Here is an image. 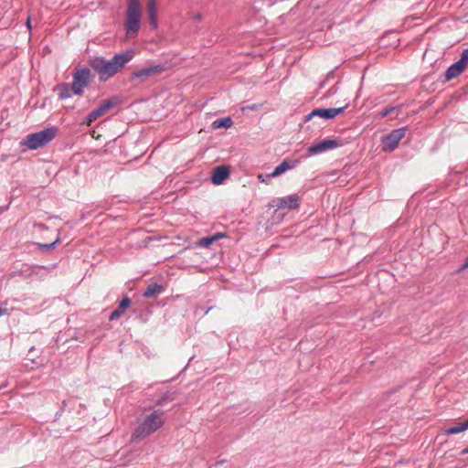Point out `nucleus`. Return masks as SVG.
<instances>
[{
  "instance_id": "a878e982",
  "label": "nucleus",
  "mask_w": 468,
  "mask_h": 468,
  "mask_svg": "<svg viewBox=\"0 0 468 468\" xmlns=\"http://www.w3.org/2000/svg\"><path fill=\"white\" fill-rule=\"evenodd\" d=\"M152 71H154V69H146V70L142 71V74H146V75H148V74H150V72H152Z\"/></svg>"
},
{
  "instance_id": "f257e3e1",
  "label": "nucleus",
  "mask_w": 468,
  "mask_h": 468,
  "mask_svg": "<svg viewBox=\"0 0 468 468\" xmlns=\"http://www.w3.org/2000/svg\"><path fill=\"white\" fill-rule=\"evenodd\" d=\"M165 422V413L164 410H155L146 414L137 427L134 429L131 436L133 442H140L151 434L160 430Z\"/></svg>"
},
{
  "instance_id": "2eb2a0df",
  "label": "nucleus",
  "mask_w": 468,
  "mask_h": 468,
  "mask_svg": "<svg viewBox=\"0 0 468 468\" xmlns=\"http://www.w3.org/2000/svg\"><path fill=\"white\" fill-rule=\"evenodd\" d=\"M54 90L60 100H65V99L71 97L72 90H71V88H69V84H67V83H62V84L57 85L55 87Z\"/></svg>"
},
{
  "instance_id": "4be33fe9",
  "label": "nucleus",
  "mask_w": 468,
  "mask_h": 468,
  "mask_svg": "<svg viewBox=\"0 0 468 468\" xmlns=\"http://www.w3.org/2000/svg\"><path fill=\"white\" fill-rule=\"evenodd\" d=\"M59 241V239H57L54 242L49 244H40L39 246L45 248L47 250L53 249L55 245Z\"/></svg>"
},
{
  "instance_id": "f3484780",
  "label": "nucleus",
  "mask_w": 468,
  "mask_h": 468,
  "mask_svg": "<svg viewBox=\"0 0 468 468\" xmlns=\"http://www.w3.org/2000/svg\"><path fill=\"white\" fill-rule=\"evenodd\" d=\"M233 124V122L231 118L227 117L219 120H216L212 122V128L213 129H219V128H229Z\"/></svg>"
},
{
  "instance_id": "6e6552de",
  "label": "nucleus",
  "mask_w": 468,
  "mask_h": 468,
  "mask_svg": "<svg viewBox=\"0 0 468 468\" xmlns=\"http://www.w3.org/2000/svg\"><path fill=\"white\" fill-rule=\"evenodd\" d=\"M300 197L297 195H291L285 197H281L274 199L272 201V207H275L277 209H294L299 206Z\"/></svg>"
},
{
  "instance_id": "aec40b11",
  "label": "nucleus",
  "mask_w": 468,
  "mask_h": 468,
  "mask_svg": "<svg viewBox=\"0 0 468 468\" xmlns=\"http://www.w3.org/2000/svg\"><path fill=\"white\" fill-rule=\"evenodd\" d=\"M220 236L215 235L209 238H203L198 241V245L201 247H208L213 241L218 239Z\"/></svg>"
},
{
  "instance_id": "4468645a",
  "label": "nucleus",
  "mask_w": 468,
  "mask_h": 468,
  "mask_svg": "<svg viewBox=\"0 0 468 468\" xmlns=\"http://www.w3.org/2000/svg\"><path fill=\"white\" fill-rule=\"evenodd\" d=\"M295 165H296V162L295 161L291 162V161H288V160H283L274 169V171L271 174L267 176V177H276V176H279L282 175L283 173H285L286 171L293 168Z\"/></svg>"
},
{
  "instance_id": "f03ea898",
  "label": "nucleus",
  "mask_w": 468,
  "mask_h": 468,
  "mask_svg": "<svg viewBox=\"0 0 468 468\" xmlns=\"http://www.w3.org/2000/svg\"><path fill=\"white\" fill-rule=\"evenodd\" d=\"M142 6L139 0H127V10L123 21L124 40L134 38L140 29Z\"/></svg>"
},
{
  "instance_id": "9b49d317",
  "label": "nucleus",
  "mask_w": 468,
  "mask_h": 468,
  "mask_svg": "<svg viewBox=\"0 0 468 468\" xmlns=\"http://www.w3.org/2000/svg\"><path fill=\"white\" fill-rule=\"evenodd\" d=\"M345 108H330V109H316L314 110L309 115L308 119H311L314 116H319L324 119H333L338 114L344 112Z\"/></svg>"
},
{
  "instance_id": "bb28decb",
  "label": "nucleus",
  "mask_w": 468,
  "mask_h": 468,
  "mask_svg": "<svg viewBox=\"0 0 468 468\" xmlns=\"http://www.w3.org/2000/svg\"><path fill=\"white\" fill-rule=\"evenodd\" d=\"M27 27L29 29L31 28V23H30V17L29 16L27 17Z\"/></svg>"
},
{
  "instance_id": "423d86ee",
  "label": "nucleus",
  "mask_w": 468,
  "mask_h": 468,
  "mask_svg": "<svg viewBox=\"0 0 468 468\" xmlns=\"http://www.w3.org/2000/svg\"><path fill=\"white\" fill-rule=\"evenodd\" d=\"M405 136V130L404 129H398L393 131L391 133H389L388 136H386L382 141V149L385 152H391L393 151L399 142Z\"/></svg>"
},
{
  "instance_id": "0eeeda50",
  "label": "nucleus",
  "mask_w": 468,
  "mask_h": 468,
  "mask_svg": "<svg viewBox=\"0 0 468 468\" xmlns=\"http://www.w3.org/2000/svg\"><path fill=\"white\" fill-rule=\"evenodd\" d=\"M467 65H468V49H465L462 54L461 59L458 62L452 65L448 69V70L446 72V79L452 80V79L457 77L465 69Z\"/></svg>"
},
{
  "instance_id": "dca6fc26",
  "label": "nucleus",
  "mask_w": 468,
  "mask_h": 468,
  "mask_svg": "<svg viewBox=\"0 0 468 468\" xmlns=\"http://www.w3.org/2000/svg\"><path fill=\"white\" fill-rule=\"evenodd\" d=\"M467 429H468V424L466 421H464L462 423H457L456 425H454L452 427L444 429L443 431L446 434H456V433L463 432V431H466Z\"/></svg>"
},
{
  "instance_id": "ddd939ff",
  "label": "nucleus",
  "mask_w": 468,
  "mask_h": 468,
  "mask_svg": "<svg viewBox=\"0 0 468 468\" xmlns=\"http://www.w3.org/2000/svg\"><path fill=\"white\" fill-rule=\"evenodd\" d=\"M229 176V172L225 166H218L214 169L211 181L214 185L222 184Z\"/></svg>"
},
{
  "instance_id": "6ab92c4d",
  "label": "nucleus",
  "mask_w": 468,
  "mask_h": 468,
  "mask_svg": "<svg viewBox=\"0 0 468 468\" xmlns=\"http://www.w3.org/2000/svg\"><path fill=\"white\" fill-rule=\"evenodd\" d=\"M162 292V287L160 285L154 284L149 286L145 292V296L151 297L154 296Z\"/></svg>"
},
{
  "instance_id": "a211bd4d",
  "label": "nucleus",
  "mask_w": 468,
  "mask_h": 468,
  "mask_svg": "<svg viewBox=\"0 0 468 468\" xmlns=\"http://www.w3.org/2000/svg\"><path fill=\"white\" fill-rule=\"evenodd\" d=\"M134 55V51L133 49H129L125 51L123 54L119 55V67L123 66L128 61H130Z\"/></svg>"
},
{
  "instance_id": "412c9836",
  "label": "nucleus",
  "mask_w": 468,
  "mask_h": 468,
  "mask_svg": "<svg viewBox=\"0 0 468 468\" xmlns=\"http://www.w3.org/2000/svg\"><path fill=\"white\" fill-rule=\"evenodd\" d=\"M130 300L128 298H124L122 299V301L121 302V303L119 304V310L120 309H125L127 308L129 305H130Z\"/></svg>"
},
{
  "instance_id": "c756f323",
  "label": "nucleus",
  "mask_w": 468,
  "mask_h": 468,
  "mask_svg": "<svg viewBox=\"0 0 468 468\" xmlns=\"http://www.w3.org/2000/svg\"><path fill=\"white\" fill-rule=\"evenodd\" d=\"M465 421H466V422H467V424H468V420H465Z\"/></svg>"
},
{
  "instance_id": "20e7f679",
  "label": "nucleus",
  "mask_w": 468,
  "mask_h": 468,
  "mask_svg": "<svg viewBox=\"0 0 468 468\" xmlns=\"http://www.w3.org/2000/svg\"><path fill=\"white\" fill-rule=\"evenodd\" d=\"M90 66L101 80H106L117 72V55H114L111 60L96 58L90 61Z\"/></svg>"
},
{
  "instance_id": "7ed1b4c3",
  "label": "nucleus",
  "mask_w": 468,
  "mask_h": 468,
  "mask_svg": "<svg viewBox=\"0 0 468 468\" xmlns=\"http://www.w3.org/2000/svg\"><path fill=\"white\" fill-rule=\"evenodd\" d=\"M58 134V128L50 127L38 133L27 135L20 144L30 150L41 148L51 142Z\"/></svg>"
},
{
  "instance_id": "5701e85b",
  "label": "nucleus",
  "mask_w": 468,
  "mask_h": 468,
  "mask_svg": "<svg viewBox=\"0 0 468 468\" xmlns=\"http://www.w3.org/2000/svg\"><path fill=\"white\" fill-rule=\"evenodd\" d=\"M257 177H258V179H259L261 183H264V184H267V183H268V181L265 179V177H264V176H263V175L259 174V175L257 176Z\"/></svg>"
},
{
  "instance_id": "393cba45",
  "label": "nucleus",
  "mask_w": 468,
  "mask_h": 468,
  "mask_svg": "<svg viewBox=\"0 0 468 468\" xmlns=\"http://www.w3.org/2000/svg\"><path fill=\"white\" fill-rule=\"evenodd\" d=\"M467 268H468V257L465 259V261L461 270H465Z\"/></svg>"
},
{
  "instance_id": "c85d7f7f",
  "label": "nucleus",
  "mask_w": 468,
  "mask_h": 468,
  "mask_svg": "<svg viewBox=\"0 0 468 468\" xmlns=\"http://www.w3.org/2000/svg\"><path fill=\"white\" fill-rule=\"evenodd\" d=\"M463 453H468V448L463 451Z\"/></svg>"
},
{
  "instance_id": "cd10ccee",
  "label": "nucleus",
  "mask_w": 468,
  "mask_h": 468,
  "mask_svg": "<svg viewBox=\"0 0 468 468\" xmlns=\"http://www.w3.org/2000/svg\"><path fill=\"white\" fill-rule=\"evenodd\" d=\"M6 314V309L0 308V316Z\"/></svg>"
},
{
  "instance_id": "f8f14e48",
  "label": "nucleus",
  "mask_w": 468,
  "mask_h": 468,
  "mask_svg": "<svg viewBox=\"0 0 468 468\" xmlns=\"http://www.w3.org/2000/svg\"><path fill=\"white\" fill-rule=\"evenodd\" d=\"M157 10V0H148L146 4V11L149 23L154 29H156L158 27Z\"/></svg>"
},
{
  "instance_id": "9d476101",
  "label": "nucleus",
  "mask_w": 468,
  "mask_h": 468,
  "mask_svg": "<svg viewBox=\"0 0 468 468\" xmlns=\"http://www.w3.org/2000/svg\"><path fill=\"white\" fill-rule=\"evenodd\" d=\"M114 102L111 101H104L99 108L93 110L88 117L82 122V124L90 126L99 117L102 116L110 108L113 107Z\"/></svg>"
},
{
  "instance_id": "39448f33",
  "label": "nucleus",
  "mask_w": 468,
  "mask_h": 468,
  "mask_svg": "<svg viewBox=\"0 0 468 468\" xmlns=\"http://www.w3.org/2000/svg\"><path fill=\"white\" fill-rule=\"evenodd\" d=\"M90 71L89 69H78L73 75L71 85L72 92L76 95H81L85 87L90 83Z\"/></svg>"
},
{
  "instance_id": "1a4fd4ad",
  "label": "nucleus",
  "mask_w": 468,
  "mask_h": 468,
  "mask_svg": "<svg viewBox=\"0 0 468 468\" xmlns=\"http://www.w3.org/2000/svg\"><path fill=\"white\" fill-rule=\"evenodd\" d=\"M338 143L335 140L326 139L323 140L318 144H313L307 149L309 155L321 154L328 150L335 149L338 146Z\"/></svg>"
},
{
  "instance_id": "b1692460",
  "label": "nucleus",
  "mask_w": 468,
  "mask_h": 468,
  "mask_svg": "<svg viewBox=\"0 0 468 468\" xmlns=\"http://www.w3.org/2000/svg\"><path fill=\"white\" fill-rule=\"evenodd\" d=\"M117 316H118V314H117V309H116V310L112 311V313L111 314L110 319L113 320V319L117 318Z\"/></svg>"
}]
</instances>
